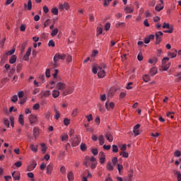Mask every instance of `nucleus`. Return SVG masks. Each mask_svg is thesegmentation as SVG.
<instances>
[{"label": "nucleus", "mask_w": 181, "mask_h": 181, "mask_svg": "<svg viewBox=\"0 0 181 181\" xmlns=\"http://www.w3.org/2000/svg\"><path fill=\"white\" fill-rule=\"evenodd\" d=\"M14 165L16 168H21L22 166V161H17Z\"/></svg>", "instance_id": "338daca9"}, {"label": "nucleus", "mask_w": 181, "mask_h": 181, "mask_svg": "<svg viewBox=\"0 0 181 181\" xmlns=\"http://www.w3.org/2000/svg\"><path fill=\"white\" fill-rule=\"evenodd\" d=\"M53 171V164L50 163L47 166V175H52Z\"/></svg>", "instance_id": "a211bd4d"}, {"label": "nucleus", "mask_w": 181, "mask_h": 181, "mask_svg": "<svg viewBox=\"0 0 181 181\" xmlns=\"http://www.w3.org/2000/svg\"><path fill=\"white\" fill-rule=\"evenodd\" d=\"M57 89L59 90H60L61 91L64 90L66 88V83H62V82H58L57 83Z\"/></svg>", "instance_id": "9b49d317"}, {"label": "nucleus", "mask_w": 181, "mask_h": 181, "mask_svg": "<svg viewBox=\"0 0 181 181\" xmlns=\"http://www.w3.org/2000/svg\"><path fill=\"white\" fill-rule=\"evenodd\" d=\"M105 76V71H98V76L99 78H104V76Z\"/></svg>", "instance_id": "bb28decb"}, {"label": "nucleus", "mask_w": 181, "mask_h": 181, "mask_svg": "<svg viewBox=\"0 0 181 181\" xmlns=\"http://www.w3.org/2000/svg\"><path fill=\"white\" fill-rule=\"evenodd\" d=\"M16 101H18V95H15L11 97V103H16Z\"/></svg>", "instance_id": "09e8293b"}, {"label": "nucleus", "mask_w": 181, "mask_h": 181, "mask_svg": "<svg viewBox=\"0 0 181 181\" xmlns=\"http://www.w3.org/2000/svg\"><path fill=\"white\" fill-rule=\"evenodd\" d=\"M124 11L125 13H132L134 12V8H132L131 7H129V6H126L124 8Z\"/></svg>", "instance_id": "393cba45"}, {"label": "nucleus", "mask_w": 181, "mask_h": 181, "mask_svg": "<svg viewBox=\"0 0 181 181\" xmlns=\"http://www.w3.org/2000/svg\"><path fill=\"white\" fill-rule=\"evenodd\" d=\"M28 100V98L24 97L23 99H21V100L20 101V105H23V104H25V103H26V100Z\"/></svg>", "instance_id": "052dcab7"}, {"label": "nucleus", "mask_w": 181, "mask_h": 181, "mask_svg": "<svg viewBox=\"0 0 181 181\" xmlns=\"http://www.w3.org/2000/svg\"><path fill=\"white\" fill-rule=\"evenodd\" d=\"M167 62H169V57H164L162 60L163 71H168V70H169V68L170 67V62L167 63Z\"/></svg>", "instance_id": "f257e3e1"}, {"label": "nucleus", "mask_w": 181, "mask_h": 181, "mask_svg": "<svg viewBox=\"0 0 181 181\" xmlns=\"http://www.w3.org/2000/svg\"><path fill=\"white\" fill-rule=\"evenodd\" d=\"M18 122L21 124V125L25 124V120L23 119V115H20L18 117Z\"/></svg>", "instance_id": "c85d7f7f"}, {"label": "nucleus", "mask_w": 181, "mask_h": 181, "mask_svg": "<svg viewBox=\"0 0 181 181\" xmlns=\"http://www.w3.org/2000/svg\"><path fill=\"white\" fill-rule=\"evenodd\" d=\"M29 121L30 125H33V124H36V122H37V117L34 115H30L29 116Z\"/></svg>", "instance_id": "0eeeda50"}, {"label": "nucleus", "mask_w": 181, "mask_h": 181, "mask_svg": "<svg viewBox=\"0 0 181 181\" xmlns=\"http://www.w3.org/2000/svg\"><path fill=\"white\" fill-rule=\"evenodd\" d=\"M120 156H122L123 158H128L129 156V154L127 152L121 151Z\"/></svg>", "instance_id": "37998d69"}, {"label": "nucleus", "mask_w": 181, "mask_h": 181, "mask_svg": "<svg viewBox=\"0 0 181 181\" xmlns=\"http://www.w3.org/2000/svg\"><path fill=\"white\" fill-rule=\"evenodd\" d=\"M177 50H175V52H168V56L171 57V59H175L177 56Z\"/></svg>", "instance_id": "f704fd0d"}, {"label": "nucleus", "mask_w": 181, "mask_h": 181, "mask_svg": "<svg viewBox=\"0 0 181 181\" xmlns=\"http://www.w3.org/2000/svg\"><path fill=\"white\" fill-rule=\"evenodd\" d=\"M107 170H114V165L111 161H109L106 165Z\"/></svg>", "instance_id": "6ab92c4d"}, {"label": "nucleus", "mask_w": 181, "mask_h": 181, "mask_svg": "<svg viewBox=\"0 0 181 181\" xmlns=\"http://www.w3.org/2000/svg\"><path fill=\"white\" fill-rule=\"evenodd\" d=\"M50 25V19H47L44 23V28H47Z\"/></svg>", "instance_id": "e2e57ef3"}, {"label": "nucleus", "mask_w": 181, "mask_h": 181, "mask_svg": "<svg viewBox=\"0 0 181 181\" xmlns=\"http://www.w3.org/2000/svg\"><path fill=\"white\" fill-rule=\"evenodd\" d=\"M74 91V89L72 87H69L66 91H64L62 93V95L65 97V95H67V94H71Z\"/></svg>", "instance_id": "dca6fc26"}, {"label": "nucleus", "mask_w": 181, "mask_h": 181, "mask_svg": "<svg viewBox=\"0 0 181 181\" xmlns=\"http://www.w3.org/2000/svg\"><path fill=\"white\" fill-rule=\"evenodd\" d=\"M39 108H40V105L39 103H36L33 107V110H39Z\"/></svg>", "instance_id": "680f3d73"}, {"label": "nucleus", "mask_w": 181, "mask_h": 181, "mask_svg": "<svg viewBox=\"0 0 181 181\" xmlns=\"http://www.w3.org/2000/svg\"><path fill=\"white\" fill-rule=\"evenodd\" d=\"M12 177L14 180H21V175H19V174H16V172L12 173Z\"/></svg>", "instance_id": "cd10ccee"}, {"label": "nucleus", "mask_w": 181, "mask_h": 181, "mask_svg": "<svg viewBox=\"0 0 181 181\" xmlns=\"http://www.w3.org/2000/svg\"><path fill=\"white\" fill-rule=\"evenodd\" d=\"M7 54V56H12V54H13V53H15V48H13V49L6 52Z\"/></svg>", "instance_id": "13d9d810"}, {"label": "nucleus", "mask_w": 181, "mask_h": 181, "mask_svg": "<svg viewBox=\"0 0 181 181\" xmlns=\"http://www.w3.org/2000/svg\"><path fill=\"white\" fill-rule=\"evenodd\" d=\"M155 40V35H150L148 36H147L145 39H144V43H146V45H148V43H149L151 42V40Z\"/></svg>", "instance_id": "4468645a"}, {"label": "nucleus", "mask_w": 181, "mask_h": 181, "mask_svg": "<svg viewBox=\"0 0 181 181\" xmlns=\"http://www.w3.org/2000/svg\"><path fill=\"white\" fill-rule=\"evenodd\" d=\"M64 125H66V127L70 125V119L69 118H65L64 119Z\"/></svg>", "instance_id": "603ef678"}, {"label": "nucleus", "mask_w": 181, "mask_h": 181, "mask_svg": "<svg viewBox=\"0 0 181 181\" xmlns=\"http://www.w3.org/2000/svg\"><path fill=\"white\" fill-rule=\"evenodd\" d=\"M99 159L100 163H101V165L105 163V154L104 153V152L101 151L99 153Z\"/></svg>", "instance_id": "6e6552de"}, {"label": "nucleus", "mask_w": 181, "mask_h": 181, "mask_svg": "<svg viewBox=\"0 0 181 181\" xmlns=\"http://www.w3.org/2000/svg\"><path fill=\"white\" fill-rule=\"evenodd\" d=\"M148 63H150V64H156V63H158V58L153 57V59H148Z\"/></svg>", "instance_id": "2f4dec72"}, {"label": "nucleus", "mask_w": 181, "mask_h": 181, "mask_svg": "<svg viewBox=\"0 0 181 181\" xmlns=\"http://www.w3.org/2000/svg\"><path fill=\"white\" fill-rule=\"evenodd\" d=\"M69 8H70V6H69V4L67 3H64V4H59V9L61 11H64V9H66V11H67V9H69Z\"/></svg>", "instance_id": "f3484780"}, {"label": "nucleus", "mask_w": 181, "mask_h": 181, "mask_svg": "<svg viewBox=\"0 0 181 181\" xmlns=\"http://www.w3.org/2000/svg\"><path fill=\"white\" fill-rule=\"evenodd\" d=\"M139 128H141V124H137L134 127L133 132L134 134V136H138L139 135Z\"/></svg>", "instance_id": "9d476101"}, {"label": "nucleus", "mask_w": 181, "mask_h": 181, "mask_svg": "<svg viewBox=\"0 0 181 181\" xmlns=\"http://www.w3.org/2000/svg\"><path fill=\"white\" fill-rule=\"evenodd\" d=\"M67 179L69 181L74 180V174L73 173V172L70 171L69 173H68Z\"/></svg>", "instance_id": "4be33fe9"}, {"label": "nucleus", "mask_w": 181, "mask_h": 181, "mask_svg": "<svg viewBox=\"0 0 181 181\" xmlns=\"http://www.w3.org/2000/svg\"><path fill=\"white\" fill-rule=\"evenodd\" d=\"M59 95H60V91H59L58 90H52L53 98H57V97H59Z\"/></svg>", "instance_id": "a878e982"}, {"label": "nucleus", "mask_w": 181, "mask_h": 181, "mask_svg": "<svg viewBox=\"0 0 181 181\" xmlns=\"http://www.w3.org/2000/svg\"><path fill=\"white\" fill-rule=\"evenodd\" d=\"M66 57L67 54L57 53L54 56V59H55V62H59V60H64V59H66Z\"/></svg>", "instance_id": "20e7f679"}, {"label": "nucleus", "mask_w": 181, "mask_h": 181, "mask_svg": "<svg viewBox=\"0 0 181 181\" xmlns=\"http://www.w3.org/2000/svg\"><path fill=\"white\" fill-rule=\"evenodd\" d=\"M174 156H175V158H180L181 156V151L179 150H177L174 152Z\"/></svg>", "instance_id": "a18cd8bd"}, {"label": "nucleus", "mask_w": 181, "mask_h": 181, "mask_svg": "<svg viewBox=\"0 0 181 181\" xmlns=\"http://www.w3.org/2000/svg\"><path fill=\"white\" fill-rule=\"evenodd\" d=\"M102 34H103V27H98L96 36H98V35H102Z\"/></svg>", "instance_id": "c03bdc74"}, {"label": "nucleus", "mask_w": 181, "mask_h": 181, "mask_svg": "<svg viewBox=\"0 0 181 181\" xmlns=\"http://www.w3.org/2000/svg\"><path fill=\"white\" fill-rule=\"evenodd\" d=\"M125 23L119 22L116 24V28H119V26H123V28H125Z\"/></svg>", "instance_id": "0e129e2a"}, {"label": "nucleus", "mask_w": 181, "mask_h": 181, "mask_svg": "<svg viewBox=\"0 0 181 181\" xmlns=\"http://www.w3.org/2000/svg\"><path fill=\"white\" fill-rule=\"evenodd\" d=\"M110 28H111V23H106L105 25V30H110Z\"/></svg>", "instance_id": "5fc2aeb1"}, {"label": "nucleus", "mask_w": 181, "mask_h": 181, "mask_svg": "<svg viewBox=\"0 0 181 181\" xmlns=\"http://www.w3.org/2000/svg\"><path fill=\"white\" fill-rule=\"evenodd\" d=\"M86 118L88 119V122H90V121H93V115L90 114L89 115H86Z\"/></svg>", "instance_id": "4d7b16f0"}, {"label": "nucleus", "mask_w": 181, "mask_h": 181, "mask_svg": "<svg viewBox=\"0 0 181 181\" xmlns=\"http://www.w3.org/2000/svg\"><path fill=\"white\" fill-rule=\"evenodd\" d=\"M15 71H16V68L15 66H13L11 69L10 74H8V77H12V76H13V74H15Z\"/></svg>", "instance_id": "58836bf2"}, {"label": "nucleus", "mask_w": 181, "mask_h": 181, "mask_svg": "<svg viewBox=\"0 0 181 181\" xmlns=\"http://www.w3.org/2000/svg\"><path fill=\"white\" fill-rule=\"evenodd\" d=\"M5 42H6V37H4L1 41H0V47H4V45H5Z\"/></svg>", "instance_id": "3c124183"}, {"label": "nucleus", "mask_w": 181, "mask_h": 181, "mask_svg": "<svg viewBox=\"0 0 181 181\" xmlns=\"http://www.w3.org/2000/svg\"><path fill=\"white\" fill-rule=\"evenodd\" d=\"M3 124L7 127V128H9V125H10V123H9V120L6 118L4 119V122H3Z\"/></svg>", "instance_id": "de8ad7c7"}, {"label": "nucleus", "mask_w": 181, "mask_h": 181, "mask_svg": "<svg viewBox=\"0 0 181 181\" xmlns=\"http://www.w3.org/2000/svg\"><path fill=\"white\" fill-rule=\"evenodd\" d=\"M80 142H81V139L78 138V136H75V137L71 139V144L73 147L78 146V145H80Z\"/></svg>", "instance_id": "f03ea898"}, {"label": "nucleus", "mask_w": 181, "mask_h": 181, "mask_svg": "<svg viewBox=\"0 0 181 181\" xmlns=\"http://www.w3.org/2000/svg\"><path fill=\"white\" fill-rule=\"evenodd\" d=\"M45 76L47 78L50 77V70L47 69L45 71Z\"/></svg>", "instance_id": "774afa93"}, {"label": "nucleus", "mask_w": 181, "mask_h": 181, "mask_svg": "<svg viewBox=\"0 0 181 181\" xmlns=\"http://www.w3.org/2000/svg\"><path fill=\"white\" fill-rule=\"evenodd\" d=\"M105 136L109 142H112L114 141V137L112 136V134L110 132H105Z\"/></svg>", "instance_id": "1a4fd4ad"}, {"label": "nucleus", "mask_w": 181, "mask_h": 181, "mask_svg": "<svg viewBox=\"0 0 181 181\" xmlns=\"http://www.w3.org/2000/svg\"><path fill=\"white\" fill-rule=\"evenodd\" d=\"M37 165V163H36V161H35V160H33L32 163L27 167V170L28 172H32V170H33Z\"/></svg>", "instance_id": "39448f33"}, {"label": "nucleus", "mask_w": 181, "mask_h": 181, "mask_svg": "<svg viewBox=\"0 0 181 181\" xmlns=\"http://www.w3.org/2000/svg\"><path fill=\"white\" fill-rule=\"evenodd\" d=\"M104 143H105L104 136L100 135L99 136V144L100 145L103 146L104 145Z\"/></svg>", "instance_id": "a19ab883"}, {"label": "nucleus", "mask_w": 181, "mask_h": 181, "mask_svg": "<svg viewBox=\"0 0 181 181\" xmlns=\"http://www.w3.org/2000/svg\"><path fill=\"white\" fill-rule=\"evenodd\" d=\"M50 94H52L50 90H42L40 94V98H43V97L47 98L50 95Z\"/></svg>", "instance_id": "f8f14e48"}, {"label": "nucleus", "mask_w": 181, "mask_h": 181, "mask_svg": "<svg viewBox=\"0 0 181 181\" xmlns=\"http://www.w3.org/2000/svg\"><path fill=\"white\" fill-rule=\"evenodd\" d=\"M65 59H66V62L68 63H70V62H71V60H73V57H71V55H69V54H66V57Z\"/></svg>", "instance_id": "864d4df0"}, {"label": "nucleus", "mask_w": 181, "mask_h": 181, "mask_svg": "<svg viewBox=\"0 0 181 181\" xmlns=\"http://www.w3.org/2000/svg\"><path fill=\"white\" fill-rule=\"evenodd\" d=\"M90 162V156H86L84 158V160H83V165L84 166H86V168H88V163Z\"/></svg>", "instance_id": "5701e85b"}, {"label": "nucleus", "mask_w": 181, "mask_h": 181, "mask_svg": "<svg viewBox=\"0 0 181 181\" xmlns=\"http://www.w3.org/2000/svg\"><path fill=\"white\" fill-rule=\"evenodd\" d=\"M157 73H158V69H156V67L153 66L150 69V72H149L150 76H153Z\"/></svg>", "instance_id": "aec40b11"}, {"label": "nucleus", "mask_w": 181, "mask_h": 181, "mask_svg": "<svg viewBox=\"0 0 181 181\" xmlns=\"http://www.w3.org/2000/svg\"><path fill=\"white\" fill-rule=\"evenodd\" d=\"M17 59L18 57H16V55H12L9 59L10 64H15V63H16Z\"/></svg>", "instance_id": "412c9836"}, {"label": "nucleus", "mask_w": 181, "mask_h": 181, "mask_svg": "<svg viewBox=\"0 0 181 181\" xmlns=\"http://www.w3.org/2000/svg\"><path fill=\"white\" fill-rule=\"evenodd\" d=\"M53 60H54V62H51L49 65V68L50 69H56L57 67H59V62L57 61H56L54 59V58L53 59Z\"/></svg>", "instance_id": "2eb2a0df"}, {"label": "nucleus", "mask_w": 181, "mask_h": 181, "mask_svg": "<svg viewBox=\"0 0 181 181\" xmlns=\"http://www.w3.org/2000/svg\"><path fill=\"white\" fill-rule=\"evenodd\" d=\"M41 100H40V105H46V104H47V101L46 100V99L45 98H40Z\"/></svg>", "instance_id": "49530a36"}, {"label": "nucleus", "mask_w": 181, "mask_h": 181, "mask_svg": "<svg viewBox=\"0 0 181 181\" xmlns=\"http://www.w3.org/2000/svg\"><path fill=\"white\" fill-rule=\"evenodd\" d=\"M143 80L144 81H145V83H148V81H149L151 80V78H149V76L148 75H144L143 76Z\"/></svg>", "instance_id": "8fccbe9b"}, {"label": "nucleus", "mask_w": 181, "mask_h": 181, "mask_svg": "<svg viewBox=\"0 0 181 181\" xmlns=\"http://www.w3.org/2000/svg\"><path fill=\"white\" fill-rule=\"evenodd\" d=\"M24 6H25V8H27L28 11H31L32 10V1L29 0L28 1V4H25Z\"/></svg>", "instance_id": "b1692460"}, {"label": "nucleus", "mask_w": 181, "mask_h": 181, "mask_svg": "<svg viewBox=\"0 0 181 181\" xmlns=\"http://www.w3.org/2000/svg\"><path fill=\"white\" fill-rule=\"evenodd\" d=\"M156 36V45H160L162 42V36H163V33L162 31H158L155 34Z\"/></svg>", "instance_id": "7ed1b4c3"}, {"label": "nucleus", "mask_w": 181, "mask_h": 181, "mask_svg": "<svg viewBox=\"0 0 181 181\" xmlns=\"http://www.w3.org/2000/svg\"><path fill=\"white\" fill-rule=\"evenodd\" d=\"M57 33H59V29L55 28L52 30V32L51 33V36H52L53 37H54V36L57 35Z\"/></svg>", "instance_id": "79ce46f5"}, {"label": "nucleus", "mask_w": 181, "mask_h": 181, "mask_svg": "<svg viewBox=\"0 0 181 181\" xmlns=\"http://www.w3.org/2000/svg\"><path fill=\"white\" fill-rule=\"evenodd\" d=\"M41 151L42 153H46V151H47V147L46 146V144L45 143L41 144Z\"/></svg>", "instance_id": "e433bc0d"}, {"label": "nucleus", "mask_w": 181, "mask_h": 181, "mask_svg": "<svg viewBox=\"0 0 181 181\" xmlns=\"http://www.w3.org/2000/svg\"><path fill=\"white\" fill-rule=\"evenodd\" d=\"M33 135L35 138H37L39 136V129L37 127H35L33 129Z\"/></svg>", "instance_id": "473e14b6"}, {"label": "nucleus", "mask_w": 181, "mask_h": 181, "mask_svg": "<svg viewBox=\"0 0 181 181\" xmlns=\"http://www.w3.org/2000/svg\"><path fill=\"white\" fill-rule=\"evenodd\" d=\"M51 12L53 15L57 16L59 15V9L57 8L54 7L52 8Z\"/></svg>", "instance_id": "4c0bfd02"}, {"label": "nucleus", "mask_w": 181, "mask_h": 181, "mask_svg": "<svg viewBox=\"0 0 181 181\" xmlns=\"http://www.w3.org/2000/svg\"><path fill=\"white\" fill-rule=\"evenodd\" d=\"M26 46H28V42H25L22 44L21 49V54H23V52H25V49H26Z\"/></svg>", "instance_id": "72a5a7b5"}, {"label": "nucleus", "mask_w": 181, "mask_h": 181, "mask_svg": "<svg viewBox=\"0 0 181 181\" xmlns=\"http://www.w3.org/2000/svg\"><path fill=\"white\" fill-rule=\"evenodd\" d=\"M37 146L38 145L35 146L34 144H30V148L33 152H37Z\"/></svg>", "instance_id": "c9c22d12"}, {"label": "nucleus", "mask_w": 181, "mask_h": 181, "mask_svg": "<svg viewBox=\"0 0 181 181\" xmlns=\"http://www.w3.org/2000/svg\"><path fill=\"white\" fill-rule=\"evenodd\" d=\"M90 151H91L93 155H98V149L92 148Z\"/></svg>", "instance_id": "bf43d9fd"}, {"label": "nucleus", "mask_w": 181, "mask_h": 181, "mask_svg": "<svg viewBox=\"0 0 181 181\" xmlns=\"http://www.w3.org/2000/svg\"><path fill=\"white\" fill-rule=\"evenodd\" d=\"M54 111L55 112L54 118L55 119H59L60 118V112L56 107H54Z\"/></svg>", "instance_id": "c756f323"}, {"label": "nucleus", "mask_w": 181, "mask_h": 181, "mask_svg": "<svg viewBox=\"0 0 181 181\" xmlns=\"http://www.w3.org/2000/svg\"><path fill=\"white\" fill-rule=\"evenodd\" d=\"M25 93L22 90L18 92V98H23Z\"/></svg>", "instance_id": "6e6d98bb"}, {"label": "nucleus", "mask_w": 181, "mask_h": 181, "mask_svg": "<svg viewBox=\"0 0 181 181\" xmlns=\"http://www.w3.org/2000/svg\"><path fill=\"white\" fill-rule=\"evenodd\" d=\"M80 149L82 152H86L87 151V146L84 143H81L80 145Z\"/></svg>", "instance_id": "7c9ffc66"}, {"label": "nucleus", "mask_w": 181, "mask_h": 181, "mask_svg": "<svg viewBox=\"0 0 181 181\" xmlns=\"http://www.w3.org/2000/svg\"><path fill=\"white\" fill-rule=\"evenodd\" d=\"M114 107H115V104L114 103V102L107 101L105 103V108L106 110H107V111H110V108H111L112 110H114Z\"/></svg>", "instance_id": "423d86ee"}, {"label": "nucleus", "mask_w": 181, "mask_h": 181, "mask_svg": "<svg viewBox=\"0 0 181 181\" xmlns=\"http://www.w3.org/2000/svg\"><path fill=\"white\" fill-rule=\"evenodd\" d=\"M112 152H114L115 153H117L119 151V148H118V146L115 145V144H113L112 146Z\"/></svg>", "instance_id": "ea45409f"}, {"label": "nucleus", "mask_w": 181, "mask_h": 181, "mask_svg": "<svg viewBox=\"0 0 181 181\" xmlns=\"http://www.w3.org/2000/svg\"><path fill=\"white\" fill-rule=\"evenodd\" d=\"M31 52H32V48L29 47L25 54L23 57V60H25V62H28L29 60V56H30Z\"/></svg>", "instance_id": "ddd939ff"}, {"label": "nucleus", "mask_w": 181, "mask_h": 181, "mask_svg": "<svg viewBox=\"0 0 181 181\" xmlns=\"http://www.w3.org/2000/svg\"><path fill=\"white\" fill-rule=\"evenodd\" d=\"M8 59V55L6 53H5L3 56V57L1 58V62H4L5 63V62H6Z\"/></svg>", "instance_id": "69168bd1"}]
</instances>
